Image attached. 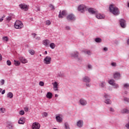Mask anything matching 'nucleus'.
I'll use <instances>...</instances> for the list:
<instances>
[{"mask_svg":"<svg viewBox=\"0 0 129 129\" xmlns=\"http://www.w3.org/2000/svg\"><path fill=\"white\" fill-rule=\"evenodd\" d=\"M76 60H77L78 62H82V60H83V58H82V57H79V56L77 57V58H76Z\"/></svg>","mask_w":129,"mask_h":129,"instance_id":"30","label":"nucleus"},{"mask_svg":"<svg viewBox=\"0 0 129 129\" xmlns=\"http://www.w3.org/2000/svg\"><path fill=\"white\" fill-rule=\"evenodd\" d=\"M7 96L8 98H13L14 97V94L12 92H9L7 93Z\"/></svg>","mask_w":129,"mask_h":129,"instance_id":"25","label":"nucleus"},{"mask_svg":"<svg viewBox=\"0 0 129 129\" xmlns=\"http://www.w3.org/2000/svg\"><path fill=\"white\" fill-rule=\"evenodd\" d=\"M53 85V89L54 91H58V84L57 82H54V83H52Z\"/></svg>","mask_w":129,"mask_h":129,"instance_id":"15","label":"nucleus"},{"mask_svg":"<svg viewBox=\"0 0 129 129\" xmlns=\"http://www.w3.org/2000/svg\"><path fill=\"white\" fill-rule=\"evenodd\" d=\"M67 20H68V21H75V20H76V18L75 17V16L74 15H73V14H70L67 17Z\"/></svg>","mask_w":129,"mask_h":129,"instance_id":"4","label":"nucleus"},{"mask_svg":"<svg viewBox=\"0 0 129 129\" xmlns=\"http://www.w3.org/2000/svg\"><path fill=\"white\" fill-rule=\"evenodd\" d=\"M44 84H45V83H44V82H43V81H40L39 83V85L40 86H44Z\"/></svg>","mask_w":129,"mask_h":129,"instance_id":"41","label":"nucleus"},{"mask_svg":"<svg viewBox=\"0 0 129 129\" xmlns=\"http://www.w3.org/2000/svg\"><path fill=\"white\" fill-rule=\"evenodd\" d=\"M49 8H51V10H55V8H54V6H53L52 4H50L49 5Z\"/></svg>","mask_w":129,"mask_h":129,"instance_id":"46","label":"nucleus"},{"mask_svg":"<svg viewBox=\"0 0 129 129\" xmlns=\"http://www.w3.org/2000/svg\"><path fill=\"white\" fill-rule=\"evenodd\" d=\"M111 65L113 67H116V62H113L111 63Z\"/></svg>","mask_w":129,"mask_h":129,"instance_id":"44","label":"nucleus"},{"mask_svg":"<svg viewBox=\"0 0 129 129\" xmlns=\"http://www.w3.org/2000/svg\"><path fill=\"white\" fill-rule=\"evenodd\" d=\"M107 50H108V48H107V47H104V48H103V50H104V51H107Z\"/></svg>","mask_w":129,"mask_h":129,"instance_id":"57","label":"nucleus"},{"mask_svg":"<svg viewBox=\"0 0 129 129\" xmlns=\"http://www.w3.org/2000/svg\"><path fill=\"white\" fill-rule=\"evenodd\" d=\"M119 23L121 28H124L126 27V23H125V20H124V19H120L119 20Z\"/></svg>","mask_w":129,"mask_h":129,"instance_id":"9","label":"nucleus"},{"mask_svg":"<svg viewBox=\"0 0 129 129\" xmlns=\"http://www.w3.org/2000/svg\"><path fill=\"white\" fill-rule=\"evenodd\" d=\"M24 110L25 111H26V112H28V111H29V108L26 107L25 108H24Z\"/></svg>","mask_w":129,"mask_h":129,"instance_id":"50","label":"nucleus"},{"mask_svg":"<svg viewBox=\"0 0 129 129\" xmlns=\"http://www.w3.org/2000/svg\"><path fill=\"white\" fill-rule=\"evenodd\" d=\"M66 30H70V27L69 26H66Z\"/></svg>","mask_w":129,"mask_h":129,"instance_id":"54","label":"nucleus"},{"mask_svg":"<svg viewBox=\"0 0 129 129\" xmlns=\"http://www.w3.org/2000/svg\"><path fill=\"white\" fill-rule=\"evenodd\" d=\"M35 40H37V41H40V40H41V37L40 36H37L35 38Z\"/></svg>","mask_w":129,"mask_h":129,"instance_id":"49","label":"nucleus"},{"mask_svg":"<svg viewBox=\"0 0 129 129\" xmlns=\"http://www.w3.org/2000/svg\"><path fill=\"white\" fill-rule=\"evenodd\" d=\"M9 127L10 129H13V125H9Z\"/></svg>","mask_w":129,"mask_h":129,"instance_id":"56","label":"nucleus"},{"mask_svg":"<svg viewBox=\"0 0 129 129\" xmlns=\"http://www.w3.org/2000/svg\"><path fill=\"white\" fill-rule=\"evenodd\" d=\"M65 128L66 129H70V127H69V125L67 123H65Z\"/></svg>","mask_w":129,"mask_h":129,"instance_id":"43","label":"nucleus"},{"mask_svg":"<svg viewBox=\"0 0 129 129\" xmlns=\"http://www.w3.org/2000/svg\"><path fill=\"white\" fill-rule=\"evenodd\" d=\"M127 7H128V8H129V3L127 4Z\"/></svg>","mask_w":129,"mask_h":129,"instance_id":"64","label":"nucleus"},{"mask_svg":"<svg viewBox=\"0 0 129 129\" xmlns=\"http://www.w3.org/2000/svg\"><path fill=\"white\" fill-rule=\"evenodd\" d=\"M19 114H20V115H24V114H25V112L24 110H21L19 111Z\"/></svg>","mask_w":129,"mask_h":129,"instance_id":"42","label":"nucleus"},{"mask_svg":"<svg viewBox=\"0 0 129 129\" xmlns=\"http://www.w3.org/2000/svg\"><path fill=\"white\" fill-rule=\"evenodd\" d=\"M7 64L8 66H11L12 65V62L10 60H8L7 61Z\"/></svg>","mask_w":129,"mask_h":129,"instance_id":"39","label":"nucleus"},{"mask_svg":"<svg viewBox=\"0 0 129 129\" xmlns=\"http://www.w3.org/2000/svg\"><path fill=\"white\" fill-rule=\"evenodd\" d=\"M1 112H2V113H5L6 112V109L4 108H0Z\"/></svg>","mask_w":129,"mask_h":129,"instance_id":"40","label":"nucleus"},{"mask_svg":"<svg viewBox=\"0 0 129 129\" xmlns=\"http://www.w3.org/2000/svg\"><path fill=\"white\" fill-rule=\"evenodd\" d=\"M40 127L41 125L40 124V123L37 122H35L34 123H33L32 126L33 129H40Z\"/></svg>","mask_w":129,"mask_h":129,"instance_id":"7","label":"nucleus"},{"mask_svg":"<svg viewBox=\"0 0 129 129\" xmlns=\"http://www.w3.org/2000/svg\"><path fill=\"white\" fill-rule=\"evenodd\" d=\"M2 40L4 42H8V41H9V38L8 37V36H4L2 38Z\"/></svg>","mask_w":129,"mask_h":129,"instance_id":"31","label":"nucleus"},{"mask_svg":"<svg viewBox=\"0 0 129 129\" xmlns=\"http://www.w3.org/2000/svg\"><path fill=\"white\" fill-rule=\"evenodd\" d=\"M88 68L89 69H92V66H91L90 64L88 65Z\"/></svg>","mask_w":129,"mask_h":129,"instance_id":"52","label":"nucleus"},{"mask_svg":"<svg viewBox=\"0 0 129 129\" xmlns=\"http://www.w3.org/2000/svg\"><path fill=\"white\" fill-rule=\"evenodd\" d=\"M88 12L90 14H92V15H96L97 14V11L94 10L93 8L89 9Z\"/></svg>","mask_w":129,"mask_h":129,"instance_id":"16","label":"nucleus"},{"mask_svg":"<svg viewBox=\"0 0 129 129\" xmlns=\"http://www.w3.org/2000/svg\"><path fill=\"white\" fill-rule=\"evenodd\" d=\"M14 64L15 66H20L21 62L18 60H14Z\"/></svg>","mask_w":129,"mask_h":129,"instance_id":"29","label":"nucleus"},{"mask_svg":"<svg viewBox=\"0 0 129 129\" xmlns=\"http://www.w3.org/2000/svg\"><path fill=\"white\" fill-rule=\"evenodd\" d=\"M95 41V42H96V43H101L102 40L100 38H96Z\"/></svg>","mask_w":129,"mask_h":129,"instance_id":"33","label":"nucleus"},{"mask_svg":"<svg viewBox=\"0 0 129 129\" xmlns=\"http://www.w3.org/2000/svg\"><path fill=\"white\" fill-rule=\"evenodd\" d=\"M52 97H53V94H52V93L50 92H47L46 94L47 98H48V99H51V98H52Z\"/></svg>","mask_w":129,"mask_h":129,"instance_id":"24","label":"nucleus"},{"mask_svg":"<svg viewBox=\"0 0 129 129\" xmlns=\"http://www.w3.org/2000/svg\"><path fill=\"white\" fill-rule=\"evenodd\" d=\"M96 17L97 19H104V15H102L99 13L96 14Z\"/></svg>","mask_w":129,"mask_h":129,"instance_id":"23","label":"nucleus"},{"mask_svg":"<svg viewBox=\"0 0 129 129\" xmlns=\"http://www.w3.org/2000/svg\"><path fill=\"white\" fill-rule=\"evenodd\" d=\"M108 83L112 86L115 83V81L113 79H111L108 81Z\"/></svg>","mask_w":129,"mask_h":129,"instance_id":"26","label":"nucleus"},{"mask_svg":"<svg viewBox=\"0 0 129 129\" xmlns=\"http://www.w3.org/2000/svg\"><path fill=\"white\" fill-rule=\"evenodd\" d=\"M4 84H5V80L1 79L0 80V85L3 86Z\"/></svg>","mask_w":129,"mask_h":129,"instance_id":"38","label":"nucleus"},{"mask_svg":"<svg viewBox=\"0 0 129 129\" xmlns=\"http://www.w3.org/2000/svg\"><path fill=\"white\" fill-rule=\"evenodd\" d=\"M64 16H65V11L63 10L61 12V11L59 12L58 18L62 19L64 18Z\"/></svg>","mask_w":129,"mask_h":129,"instance_id":"19","label":"nucleus"},{"mask_svg":"<svg viewBox=\"0 0 129 129\" xmlns=\"http://www.w3.org/2000/svg\"><path fill=\"white\" fill-rule=\"evenodd\" d=\"M29 53H30L31 55H34L35 54V51L33 49H30L29 50Z\"/></svg>","mask_w":129,"mask_h":129,"instance_id":"37","label":"nucleus"},{"mask_svg":"<svg viewBox=\"0 0 129 129\" xmlns=\"http://www.w3.org/2000/svg\"><path fill=\"white\" fill-rule=\"evenodd\" d=\"M37 12L40 11V8H37Z\"/></svg>","mask_w":129,"mask_h":129,"instance_id":"62","label":"nucleus"},{"mask_svg":"<svg viewBox=\"0 0 129 129\" xmlns=\"http://www.w3.org/2000/svg\"><path fill=\"white\" fill-rule=\"evenodd\" d=\"M19 7L21 10H23L25 12H27V11L29 10V7L25 4H21L19 5Z\"/></svg>","mask_w":129,"mask_h":129,"instance_id":"3","label":"nucleus"},{"mask_svg":"<svg viewBox=\"0 0 129 129\" xmlns=\"http://www.w3.org/2000/svg\"><path fill=\"white\" fill-rule=\"evenodd\" d=\"M99 86L101 88H106V83L104 81L101 82V84H99Z\"/></svg>","mask_w":129,"mask_h":129,"instance_id":"20","label":"nucleus"},{"mask_svg":"<svg viewBox=\"0 0 129 129\" xmlns=\"http://www.w3.org/2000/svg\"><path fill=\"white\" fill-rule=\"evenodd\" d=\"M32 35L33 36V38H36V36H37L36 33H32Z\"/></svg>","mask_w":129,"mask_h":129,"instance_id":"53","label":"nucleus"},{"mask_svg":"<svg viewBox=\"0 0 129 129\" xmlns=\"http://www.w3.org/2000/svg\"><path fill=\"white\" fill-rule=\"evenodd\" d=\"M5 93H6V90H4L2 92V94H5Z\"/></svg>","mask_w":129,"mask_h":129,"instance_id":"58","label":"nucleus"},{"mask_svg":"<svg viewBox=\"0 0 129 129\" xmlns=\"http://www.w3.org/2000/svg\"><path fill=\"white\" fill-rule=\"evenodd\" d=\"M114 79H119L120 78V73L118 72H115L113 74Z\"/></svg>","mask_w":129,"mask_h":129,"instance_id":"8","label":"nucleus"},{"mask_svg":"<svg viewBox=\"0 0 129 129\" xmlns=\"http://www.w3.org/2000/svg\"><path fill=\"white\" fill-rule=\"evenodd\" d=\"M72 57H74V58H75L76 59L79 56V53L77 51H75L72 53Z\"/></svg>","mask_w":129,"mask_h":129,"instance_id":"21","label":"nucleus"},{"mask_svg":"<svg viewBox=\"0 0 129 129\" xmlns=\"http://www.w3.org/2000/svg\"><path fill=\"white\" fill-rule=\"evenodd\" d=\"M26 122V119L24 117H21L19 119L18 121V123L20 124H24Z\"/></svg>","mask_w":129,"mask_h":129,"instance_id":"17","label":"nucleus"},{"mask_svg":"<svg viewBox=\"0 0 129 129\" xmlns=\"http://www.w3.org/2000/svg\"><path fill=\"white\" fill-rule=\"evenodd\" d=\"M6 20L7 21H11L12 20V17L11 16H8L6 18Z\"/></svg>","mask_w":129,"mask_h":129,"instance_id":"48","label":"nucleus"},{"mask_svg":"<svg viewBox=\"0 0 129 129\" xmlns=\"http://www.w3.org/2000/svg\"><path fill=\"white\" fill-rule=\"evenodd\" d=\"M123 88L125 89H129V84L125 83L123 84Z\"/></svg>","mask_w":129,"mask_h":129,"instance_id":"32","label":"nucleus"},{"mask_svg":"<svg viewBox=\"0 0 129 129\" xmlns=\"http://www.w3.org/2000/svg\"><path fill=\"white\" fill-rule=\"evenodd\" d=\"M42 44L45 47H49L50 44V40L48 39H44L42 41Z\"/></svg>","mask_w":129,"mask_h":129,"instance_id":"11","label":"nucleus"},{"mask_svg":"<svg viewBox=\"0 0 129 129\" xmlns=\"http://www.w3.org/2000/svg\"><path fill=\"white\" fill-rule=\"evenodd\" d=\"M109 11L110 13L115 16H118L119 14V10L118 8L113 5H110L109 6Z\"/></svg>","mask_w":129,"mask_h":129,"instance_id":"1","label":"nucleus"},{"mask_svg":"<svg viewBox=\"0 0 129 129\" xmlns=\"http://www.w3.org/2000/svg\"><path fill=\"white\" fill-rule=\"evenodd\" d=\"M55 97H58V95H57V94H55Z\"/></svg>","mask_w":129,"mask_h":129,"instance_id":"63","label":"nucleus"},{"mask_svg":"<svg viewBox=\"0 0 129 129\" xmlns=\"http://www.w3.org/2000/svg\"><path fill=\"white\" fill-rule=\"evenodd\" d=\"M77 125L78 127L81 128L83 126V121L80 120L77 122Z\"/></svg>","mask_w":129,"mask_h":129,"instance_id":"18","label":"nucleus"},{"mask_svg":"<svg viewBox=\"0 0 129 129\" xmlns=\"http://www.w3.org/2000/svg\"><path fill=\"white\" fill-rule=\"evenodd\" d=\"M3 21H4V17L0 19V22H3Z\"/></svg>","mask_w":129,"mask_h":129,"instance_id":"59","label":"nucleus"},{"mask_svg":"<svg viewBox=\"0 0 129 129\" xmlns=\"http://www.w3.org/2000/svg\"><path fill=\"white\" fill-rule=\"evenodd\" d=\"M124 101H126V102H129L128 98L124 97Z\"/></svg>","mask_w":129,"mask_h":129,"instance_id":"47","label":"nucleus"},{"mask_svg":"<svg viewBox=\"0 0 129 129\" xmlns=\"http://www.w3.org/2000/svg\"><path fill=\"white\" fill-rule=\"evenodd\" d=\"M14 27L16 29H22L24 27V24L21 21L17 20L15 23Z\"/></svg>","mask_w":129,"mask_h":129,"instance_id":"2","label":"nucleus"},{"mask_svg":"<svg viewBox=\"0 0 129 129\" xmlns=\"http://www.w3.org/2000/svg\"><path fill=\"white\" fill-rule=\"evenodd\" d=\"M86 86H87V87H90V85L89 84H86Z\"/></svg>","mask_w":129,"mask_h":129,"instance_id":"60","label":"nucleus"},{"mask_svg":"<svg viewBox=\"0 0 129 129\" xmlns=\"http://www.w3.org/2000/svg\"><path fill=\"white\" fill-rule=\"evenodd\" d=\"M45 25H46V26H50L51 25V21H50V20H47L45 21Z\"/></svg>","mask_w":129,"mask_h":129,"instance_id":"36","label":"nucleus"},{"mask_svg":"<svg viewBox=\"0 0 129 129\" xmlns=\"http://www.w3.org/2000/svg\"><path fill=\"white\" fill-rule=\"evenodd\" d=\"M85 53H86V54H87V55H91V51H90V50H87L85 51Z\"/></svg>","mask_w":129,"mask_h":129,"instance_id":"45","label":"nucleus"},{"mask_svg":"<svg viewBox=\"0 0 129 129\" xmlns=\"http://www.w3.org/2000/svg\"><path fill=\"white\" fill-rule=\"evenodd\" d=\"M127 45H129V39H128L127 40Z\"/></svg>","mask_w":129,"mask_h":129,"instance_id":"61","label":"nucleus"},{"mask_svg":"<svg viewBox=\"0 0 129 129\" xmlns=\"http://www.w3.org/2000/svg\"><path fill=\"white\" fill-rule=\"evenodd\" d=\"M51 57L47 56L43 60L44 64H49L51 63Z\"/></svg>","mask_w":129,"mask_h":129,"instance_id":"6","label":"nucleus"},{"mask_svg":"<svg viewBox=\"0 0 129 129\" xmlns=\"http://www.w3.org/2000/svg\"><path fill=\"white\" fill-rule=\"evenodd\" d=\"M19 60L21 62L23 63V64H26V63H28V60H27V59L23 56H20L19 57Z\"/></svg>","mask_w":129,"mask_h":129,"instance_id":"13","label":"nucleus"},{"mask_svg":"<svg viewBox=\"0 0 129 129\" xmlns=\"http://www.w3.org/2000/svg\"><path fill=\"white\" fill-rule=\"evenodd\" d=\"M110 111L111 112H114V109L112 108H110Z\"/></svg>","mask_w":129,"mask_h":129,"instance_id":"51","label":"nucleus"},{"mask_svg":"<svg viewBox=\"0 0 129 129\" xmlns=\"http://www.w3.org/2000/svg\"><path fill=\"white\" fill-rule=\"evenodd\" d=\"M121 113H129V110L127 109H123L121 111Z\"/></svg>","mask_w":129,"mask_h":129,"instance_id":"27","label":"nucleus"},{"mask_svg":"<svg viewBox=\"0 0 129 129\" xmlns=\"http://www.w3.org/2000/svg\"><path fill=\"white\" fill-rule=\"evenodd\" d=\"M83 82H85L86 83H89L90 82L91 80L90 78L87 76H85L82 78Z\"/></svg>","mask_w":129,"mask_h":129,"instance_id":"12","label":"nucleus"},{"mask_svg":"<svg viewBox=\"0 0 129 129\" xmlns=\"http://www.w3.org/2000/svg\"><path fill=\"white\" fill-rule=\"evenodd\" d=\"M3 60V56H2V54L0 53V61H2Z\"/></svg>","mask_w":129,"mask_h":129,"instance_id":"55","label":"nucleus"},{"mask_svg":"<svg viewBox=\"0 0 129 129\" xmlns=\"http://www.w3.org/2000/svg\"><path fill=\"white\" fill-rule=\"evenodd\" d=\"M80 103L81 105H82V106H85V105L87 104V101H86L84 99H81L80 100Z\"/></svg>","mask_w":129,"mask_h":129,"instance_id":"14","label":"nucleus"},{"mask_svg":"<svg viewBox=\"0 0 129 129\" xmlns=\"http://www.w3.org/2000/svg\"><path fill=\"white\" fill-rule=\"evenodd\" d=\"M42 115L43 117H47V116H48V113L44 112L43 113H42Z\"/></svg>","mask_w":129,"mask_h":129,"instance_id":"35","label":"nucleus"},{"mask_svg":"<svg viewBox=\"0 0 129 129\" xmlns=\"http://www.w3.org/2000/svg\"><path fill=\"white\" fill-rule=\"evenodd\" d=\"M49 47L51 48V49H55V47H56V45H55V43H51L49 45Z\"/></svg>","mask_w":129,"mask_h":129,"instance_id":"28","label":"nucleus"},{"mask_svg":"<svg viewBox=\"0 0 129 129\" xmlns=\"http://www.w3.org/2000/svg\"><path fill=\"white\" fill-rule=\"evenodd\" d=\"M86 9V7H85V6L80 5V6H79V7L78 8V10L81 13H84V11H85Z\"/></svg>","mask_w":129,"mask_h":129,"instance_id":"10","label":"nucleus"},{"mask_svg":"<svg viewBox=\"0 0 129 129\" xmlns=\"http://www.w3.org/2000/svg\"><path fill=\"white\" fill-rule=\"evenodd\" d=\"M55 118L57 122H62V121H63V119L61 116H60V115L56 116Z\"/></svg>","mask_w":129,"mask_h":129,"instance_id":"22","label":"nucleus"},{"mask_svg":"<svg viewBox=\"0 0 129 129\" xmlns=\"http://www.w3.org/2000/svg\"><path fill=\"white\" fill-rule=\"evenodd\" d=\"M112 86H113V88H115V89H117V88L119 87V86L118 85V84L115 83L114 84V85H112Z\"/></svg>","mask_w":129,"mask_h":129,"instance_id":"34","label":"nucleus"},{"mask_svg":"<svg viewBox=\"0 0 129 129\" xmlns=\"http://www.w3.org/2000/svg\"><path fill=\"white\" fill-rule=\"evenodd\" d=\"M104 97L105 98V103H106V104H111V101L110 100V99H107V98H109V95L106 94H105V95H104Z\"/></svg>","mask_w":129,"mask_h":129,"instance_id":"5","label":"nucleus"}]
</instances>
